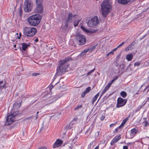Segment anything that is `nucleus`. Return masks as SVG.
Listing matches in <instances>:
<instances>
[{"label": "nucleus", "instance_id": "1", "mask_svg": "<svg viewBox=\"0 0 149 149\" xmlns=\"http://www.w3.org/2000/svg\"><path fill=\"white\" fill-rule=\"evenodd\" d=\"M101 6L102 15L104 17H106L112 7L111 2L109 0H105L102 2Z\"/></svg>", "mask_w": 149, "mask_h": 149}, {"label": "nucleus", "instance_id": "2", "mask_svg": "<svg viewBox=\"0 0 149 149\" xmlns=\"http://www.w3.org/2000/svg\"><path fill=\"white\" fill-rule=\"evenodd\" d=\"M70 60V58H67L61 61L60 62V65L57 68L56 74L58 75H61L63 74L67 70V68L69 66L67 62Z\"/></svg>", "mask_w": 149, "mask_h": 149}, {"label": "nucleus", "instance_id": "3", "mask_svg": "<svg viewBox=\"0 0 149 149\" xmlns=\"http://www.w3.org/2000/svg\"><path fill=\"white\" fill-rule=\"evenodd\" d=\"M41 17L39 14L31 15L28 18V22L31 26H36L40 22Z\"/></svg>", "mask_w": 149, "mask_h": 149}, {"label": "nucleus", "instance_id": "4", "mask_svg": "<svg viewBox=\"0 0 149 149\" xmlns=\"http://www.w3.org/2000/svg\"><path fill=\"white\" fill-rule=\"evenodd\" d=\"M36 32V29L33 27H26L23 29L24 34L27 37L33 36Z\"/></svg>", "mask_w": 149, "mask_h": 149}, {"label": "nucleus", "instance_id": "5", "mask_svg": "<svg viewBox=\"0 0 149 149\" xmlns=\"http://www.w3.org/2000/svg\"><path fill=\"white\" fill-rule=\"evenodd\" d=\"M100 20L97 16H95L88 20V26L90 27H96L99 24Z\"/></svg>", "mask_w": 149, "mask_h": 149}, {"label": "nucleus", "instance_id": "6", "mask_svg": "<svg viewBox=\"0 0 149 149\" xmlns=\"http://www.w3.org/2000/svg\"><path fill=\"white\" fill-rule=\"evenodd\" d=\"M53 87V86L52 84L51 85H49L47 88V89H48L50 91V92L48 94L43 97L44 99H46V101L47 102L45 105L49 104L52 103L54 101L53 99L54 98V97L53 96H51V93H50L51 90Z\"/></svg>", "mask_w": 149, "mask_h": 149}, {"label": "nucleus", "instance_id": "7", "mask_svg": "<svg viewBox=\"0 0 149 149\" xmlns=\"http://www.w3.org/2000/svg\"><path fill=\"white\" fill-rule=\"evenodd\" d=\"M32 4L28 0H26L24 2V10L25 12H30L32 8Z\"/></svg>", "mask_w": 149, "mask_h": 149}, {"label": "nucleus", "instance_id": "8", "mask_svg": "<svg viewBox=\"0 0 149 149\" xmlns=\"http://www.w3.org/2000/svg\"><path fill=\"white\" fill-rule=\"evenodd\" d=\"M16 116V114L14 113H12L9 115L6 119V121L5 123V125H8L13 122L15 120V116Z\"/></svg>", "mask_w": 149, "mask_h": 149}, {"label": "nucleus", "instance_id": "9", "mask_svg": "<svg viewBox=\"0 0 149 149\" xmlns=\"http://www.w3.org/2000/svg\"><path fill=\"white\" fill-rule=\"evenodd\" d=\"M76 37L77 41H78L79 45H82L85 44L86 42L85 36L81 34H78L77 35Z\"/></svg>", "mask_w": 149, "mask_h": 149}, {"label": "nucleus", "instance_id": "10", "mask_svg": "<svg viewBox=\"0 0 149 149\" xmlns=\"http://www.w3.org/2000/svg\"><path fill=\"white\" fill-rule=\"evenodd\" d=\"M127 102V99H123L121 97H119L117 100L116 107L119 108L124 106L126 104Z\"/></svg>", "mask_w": 149, "mask_h": 149}, {"label": "nucleus", "instance_id": "11", "mask_svg": "<svg viewBox=\"0 0 149 149\" xmlns=\"http://www.w3.org/2000/svg\"><path fill=\"white\" fill-rule=\"evenodd\" d=\"M63 143V141L58 139L56 140V142L54 144L53 148H55L59 147L61 146Z\"/></svg>", "mask_w": 149, "mask_h": 149}, {"label": "nucleus", "instance_id": "12", "mask_svg": "<svg viewBox=\"0 0 149 149\" xmlns=\"http://www.w3.org/2000/svg\"><path fill=\"white\" fill-rule=\"evenodd\" d=\"M42 3H36L37 6L36 10L38 13H41L43 11V8Z\"/></svg>", "mask_w": 149, "mask_h": 149}, {"label": "nucleus", "instance_id": "13", "mask_svg": "<svg viewBox=\"0 0 149 149\" xmlns=\"http://www.w3.org/2000/svg\"><path fill=\"white\" fill-rule=\"evenodd\" d=\"M125 68V65L124 64H122L119 65L118 69V73L122 74L125 70H124Z\"/></svg>", "mask_w": 149, "mask_h": 149}, {"label": "nucleus", "instance_id": "14", "mask_svg": "<svg viewBox=\"0 0 149 149\" xmlns=\"http://www.w3.org/2000/svg\"><path fill=\"white\" fill-rule=\"evenodd\" d=\"M120 138L121 136L120 135L119 136H116L111 141L110 143L111 145V146L113 145L115 143L120 139Z\"/></svg>", "mask_w": 149, "mask_h": 149}, {"label": "nucleus", "instance_id": "15", "mask_svg": "<svg viewBox=\"0 0 149 149\" xmlns=\"http://www.w3.org/2000/svg\"><path fill=\"white\" fill-rule=\"evenodd\" d=\"M135 43V41H134L131 44H130L128 47L125 49V51H128L129 50H131L133 49V47Z\"/></svg>", "mask_w": 149, "mask_h": 149}, {"label": "nucleus", "instance_id": "16", "mask_svg": "<svg viewBox=\"0 0 149 149\" xmlns=\"http://www.w3.org/2000/svg\"><path fill=\"white\" fill-rule=\"evenodd\" d=\"M22 46V49L24 51H26V49L28 48V47L30 46L29 44H26V43H23L21 44Z\"/></svg>", "mask_w": 149, "mask_h": 149}, {"label": "nucleus", "instance_id": "17", "mask_svg": "<svg viewBox=\"0 0 149 149\" xmlns=\"http://www.w3.org/2000/svg\"><path fill=\"white\" fill-rule=\"evenodd\" d=\"M138 130L136 128H133L130 130V134L131 136V138L134 137V135L138 132Z\"/></svg>", "mask_w": 149, "mask_h": 149}, {"label": "nucleus", "instance_id": "18", "mask_svg": "<svg viewBox=\"0 0 149 149\" xmlns=\"http://www.w3.org/2000/svg\"><path fill=\"white\" fill-rule=\"evenodd\" d=\"M111 85V84H107V85L105 86L104 89L101 92V97L109 89Z\"/></svg>", "mask_w": 149, "mask_h": 149}, {"label": "nucleus", "instance_id": "19", "mask_svg": "<svg viewBox=\"0 0 149 149\" xmlns=\"http://www.w3.org/2000/svg\"><path fill=\"white\" fill-rule=\"evenodd\" d=\"M77 16V15H73L71 13H70L68 15L67 20L70 22V20H71L73 18Z\"/></svg>", "mask_w": 149, "mask_h": 149}, {"label": "nucleus", "instance_id": "20", "mask_svg": "<svg viewBox=\"0 0 149 149\" xmlns=\"http://www.w3.org/2000/svg\"><path fill=\"white\" fill-rule=\"evenodd\" d=\"M21 105V104L20 102H15L13 105V108L15 109H18L20 107Z\"/></svg>", "mask_w": 149, "mask_h": 149}, {"label": "nucleus", "instance_id": "21", "mask_svg": "<svg viewBox=\"0 0 149 149\" xmlns=\"http://www.w3.org/2000/svg\"><path fill=\"white\" fill-rule=\"evenodd\" d=\"M119 3L123 4H126L130 1V0H118Z\"/></svg>", "mask_w": 149, "mask_h": 149}, {"label": "nucleus", "instance_id": "22", "mask_svg": "<svg viewBox=\"0 0 149 149\" xmlns=\"http://www.w3.org/2000/svg\"><path fill=\"white\" fill-rule=\"evenodd\" d=\"M73 123H70L69 124H67L65 127V129L66 130H70L72 127Z\"/></svg>", "mask_w": 149, "mask_h": 149}, {"label": "nucleus", "instance_id": "23", "mask_svg": "<svg viewBox=\"0 0 149 149\" xmlns=\"http://www.w3.org/2000/svg\"><path fill=\"white\" fill-rule=\"evenodd\" d=\"M132 55L131 54L127 55L126 57V59L128 61H131V60L132 59Z\"/></svg>", "mask_w": 149, "mask_h": 149}, {"label": "nucleus", "instance_id": "24", "mask_svg": "<svg viewBox=\"0 0 149 149\" xmlns=\"http://www.w3.org/2000/svg\"><path fill=\"white\" fill-rule=\"evenodd\" d=\"M81 20V19H79L75 20L74 22V25L75 27L78 26V25L79 22H80Z\"/></svg>", "mask_w": 149, "mask_h": 149}, {"label": "nucleus", "instance_id": "25", "mask_svg": "<svg viewBox=\"0 0 149 149\" xmlns=\"http://www.w3.org/2000/svg\"><path fill=\"white\" fill-rule=\"evenodd\" d=\"M129 116H129V117L126 118L125 119H124L123 120V121L121 124V125H124L125 124V123H126V121L128 120Z\"/></svg>", "mask_w": 149, "mask_h": 149}, {"label": "nucleus", "instance_id": "26", "mask_svg": "<svg viewBox=\"0 0 149 149\" xmlns=\"http://www.w3.org/2000/svg\"><path fill=\"white\" fill-rule=\"evenodd\" d=\"M120 95L122 97H125L127 96V93L125 91H123L120 93Z\"/></svg>", "mask_w": 149, "mask_h": 149}, {"label": "nucleus", "instance_id": "27", "mask_svg": "<svg viewBox=\"0 0 149 149\" xmlns=\"http://www.w3.org/2000/svg\"><path fill=\"white\" fill-rule=\"evenodd\" d=\"M99 93H97L94 97L93 100V103L94 102H95L97 99V97L99 96Z\"/></svg>", "mask_w": 149, "mask_h": 149}, {"label": "nucleus", "instance_id": "28", "mask_svg": "<svg viewBox=\"0 0 149 149\" xmlns=\"http://www.w3.org/2000/svg\"><path fill=\"white\" fill-rule=\"evenodd\" d=\"M81 29L83 30L86 33H89V30L86 29L83 26H81Z\"/></svg>", "mask_w": 149, "mask_h": 149}, {"label": "nucleus", "instance_id": "29", "mask_svg": "<svg viewBox=\"0 0 149 149\" xmlns=\"http://www.w3.org/2000/svg\"><path fill=\"white\" fill-rule=\"evenodd\" d=\"M97 44L94 45L90 47V48H89V51L90 52L92 51L97 46Z\"/></svg>", "mask_w": 149, "mask_h": 149}, {"label": "nucleus", "instance_id": "30", "mask_svg": "<svg viewBox=\"0 0 149 149\" xmlns=\"http://www.w3.org/2000/svg\"><path fill=\"white\" fill-rule=\"evenodd\" d=\"M118 76H115L114 78L113 79H112L110 82H109L108 84H112V83H113L114 81L116 80V79H118Z\"/></svg>", "mask_w": 149, "mask_h": 149}, {"label": "nucleus", "instance_id": "31", "mask_svg": "<svg viewBox=\"0 0 149 149\" xmlns=\"http://www.w3.org/2000/svg\"><path fill=\"white\" fill-rule=\"evenodd\" d=\"M82 107V105H79L77 106L75 108V110H77L79 109V108H81Z\"/></svg>", "mask_w": 149, "mask_h": 149}, {"label": "nucleus", "instance_id": "32", "mask_svg": "<svg viewBox=\"0 0 149 149\" xmlns=\"http://www.w3.org/2000/svg\"><path fill=\"white\" fill-rule=\"evenodd\" d=\"M87 93L85 91H84L82 93L81 95V97H84L86 94Z\"/></svg>", "mask_w": 149, "mask_h": 149}, {"label": "nucleus", "instance_id": "33", "mask_svg": "<svg viewBox=\"0 0 149 149\" xmlns=\"http://www.w3.org/2000/svg\"><path fill=\"white\" fill-rule=\"evenodd\" d=\"M91 87H89L87 88L85 91L87 93H88L91 91Z\"/></svg>", "mask_w": 149, "mask_h": 149}, {"label": "nucleus", "instance_id": "34", "mask_svg": "<svg viewBox=\"0 0 149 149\" xmlns=\"http://www.w3.org/2000/svg\"><path fill=\"white\" fill-rule=\"evenodd\" d=\"M43 0H36V3H42Z\"/></svg>", "mask_w": 149, "mask_h": 149}, {"label": "nucleus", "instance_id": "35", "mask_svg": "<svg viewBox=\"0 0 149 149\" xmlns=\"http://www.w3.org/2000/svg\"><path fill=\"white\" fill-rule=\"evenodd\" d=\"M70 22V21H68L67 20H66L65 24V26L66 27V28H67L68 27V24Z\"/></svg>", "mask_w": 149, "mask_h": 149}, {"label": "nucleus", "instance_id": "36", "mask_svg": "<svg viewBox=\"0 0 149 149\" xmlns=\"http://www.w3.org/2000/svg\"><path fill=\"white\" fill-rule=\"evenodd\" d=\"M95 70V68H94V69H93V70H91L89 72H88L87 73V75H89L91 74V73L93 72Z\"/></svg>", "mask_w": 149, "mask_h": 149}, {"label": "nucleus", "instance_id": "37", "mask_svg": "<svg viewBox=\"0 0 149 149\" xmlns=\"http://www.w3.org/2000/svg\"><path fill=\"white\" fill-rule=\"evenodd\" d=\"M140 65V62H136L135 63H134V66H139Z\"/></svg>", "mask_w": 149, "mask_h": 149}, {"label": "nucleus", "instance_id": "38", "mask_svg": "<svg viewBox=\"0 0 149 149\" xmlns=\"http://www.w3.org/2000/svg\"><path fill=\"white\" fill-rule=\"evenodd\" d=\"M5 84H0V90L3 89V88H5Z\"/></svg>", "mask_w": 149, "mask_h": 149}, {"label": "nucleus", "instance_id": "39", "mask_svg": "<svg viewBox=\"0 0 149 149\" xmlns=\"http://www.w3.org/2000/svg\"><path fill=\"white\" fill-rule=\"evenodd\" d=\"M6 81L4 80H0V84L3 83L4 84H6Z\"/></svg>", "mask_w": 149, "mask_h": 149}, {"label": "nucleus", "instance_id": "40", "mask_svg": "<svg viewBox=\"0 0 149 149\" xmlns=\"http://www.w3.org/2000/svg\"><path fill=\"white\" fill-rule=\"evenodd\" d=\"M125 42H123L121 43L119 45H118L117 47L118 48H119L120 47H121L125 43Z\"/></svg>", "mask_w": 149, "mask_h": 149}, {"label": "nucleus", "instance_id": "41", "mask_svg": "<svg viewBox=\"0 0 149 149\" xmlns=\"http://www.w3.org/2000/svg\"><path fill=\"white\" fill-rule=\"evenodd\" d=\"M39 74L40 73H34L32 74V75L33 76H36L37 75H39Z\"/></svg>", "mask_w": 149, "mask_h": 149}, {"label": "nucleus", "instance_id": "42", "mask_svg": "<svg viewBox=\"0 0 149 149\" xmlns=\"http://www.w3.org/2000/svg\"><path fill=\"white\" fill-rule=\"evenodd\" d=\"M89 50V49L88 48L85 50H84L83 51V52L84 53L86 54Z\"/></svg>", "mask_w": 149, "mask_h": 149}, {"label": "nucleus", "instance_id": "43", "mask_svg": "<svg viewBox=\"0 0 149 149\" xmlns=\"http://www.w3.org/2000/svg\"><path fill=\"white\" fill-rule=\"evenodd\" d=\"M105 118V116H102L100 118L101 120H103Z\"/></svg>", "mask_w": 149, "mask_h": 149}, {"label": "nucleus", "instance_id": "44", "mask_svg": "<svg viewBox=\"0 0 149 149\" xmlns=\"http://www.w3.org/2000/svg\"><path fill=\"white\" fill-rule=\"evenodd\" d=\"M86 54L85 53H84L83 52V51L81 53L80 55L81 56H84Z\"/></svg>", "mask_w": 149, "mask_h": 149}, {"label": "nucleus", "instance_id": "45", "mask_svg": "<svg viewBox=\"0 0 149 149\" xmlns=\"http://www.w3.org/2000/svg\"><path fill=\"white\" fill-rule=\"evenodd\" d=\"M144 123H145V127L148 124V122L147 121H145Z\"/></svg>", "mask_w": 149, "mask_h": 149}, {"label": "nucleus", "instance_id": "46", "mask_svg": "<svg viewBox=\"0 0 149 149\" xmlns=\"http://www.w3.org/2000/svg\"><path fill=\"white\" fill-rule=\"evenodd\" d=\"M21 33H20L19 34V36H17V37L19 39H20L21 37Z\"/></svg>", "mask_w": 149, "mask_h": 149}, {"label": "nucleus", "instance_id": "47", "mask_svg": "<svg viewBox=\"0 0 149 149\" xmlns=\"http://www.w3.org/2000/svg\"><path fill=\"white\" fill-rule=\"evenodd\" d=\"M128 147L127 146H123V149H128Z\"/></svg>", "mask_w": 149, "mask_h": 149}, {"label": "nucleus", "instance_id": "48", "mask_svg": "<svg viewBox=\"0 0 149 149\" xmlns=\"http://www.w3.org/2000/svg\"><path fill=\"white\" fill-rule=\"evenodd\" d=\"M19 13L20 15L21 16L22 13V10L21 9H20V10Z\"/></svg>", "mask_w": 149, "mask_h": 149}, {"label": "nucleus", "instance_id": "49", "mask_svg": "<svg viewBox=\"0 0 149 149\" xmlns=\"http://www.w3.org/2000/svg\"><path fill=\"white\" fill-rule=\"evenodd\" d=\"M113 54V52L112 51L110 52L109 53L107 54V55H109L110 54Z\"/></svg>", "mask_w": 149, "mask_h": 149}, {"label": "nucleus", "instance_id": "50", "mask_svg": "<svg viewBox=\"0 0 149 149\" xmlns=\"http://www.w3.org/2000/svg\"><path fill=\"white\" fill-rule=\"evenodd\" d=\"M118 48V47H116V48H115L113 50V51L114 52V51H116L117 49Z\"/></svg>", "mask_w": 149, "mask_h": 149}, {"label": "nucleus", "instance_id": "51", "mask_svg": "<svg viewBox=\"0 0 149 149\" xmlns=\"http://www.w3.org/2000/svg\"><path fill=\"white\" fill-rule=\"evenodd\" d=\"M77 120V118H74V119H73V120L74 121H76Z\"/></svg>", "mask_w": 149, "mask_h": 149}, {"label": "nucleus", "instance_id": "52", "mask_svg": "<svg viewBox=\"0 0 149 149\" xmlns=\"http://www.w3.org/2000/svg\"><path fill=\"white\" fill-rule=\"evenodd\" d=\"M38 41V39L37 38L35 40V41L36 42H37Z\"/></svg>", "mask_w": 149, "mask_h": 149}, {"label": "nucleus", "instance_id": "53", "mask_svg": "<svg viewBox=\"0 0 149 149\" xmlns=\"http://www.w3.org/2000/svg\"><path fill=\"white\" fill-rule=\"evenodd\" d=\"M123 126H124V125H120V126L118 127V128H121L122 127H123Z\"/></svg>", "mask_w": 149, "mask_h": 149}, {"label": "nucleus", "instance_id": "54", "mask_svg": "<svg viewBox=\"0 0 149 149\" xmlns=\"http://www.w3.org/2000/svg\"><path fill=\"white\" fill-rule=\"evenodd\" d=\"M114 125L113 124H111L110 125V127H113V125Z\"/></svg>", "mask_w": 149, "mask_h": 149}, {"label": "nucleus", "instance_id": "55", "mask_svg": "<svg viewBox=\"0 0 149 149\" xmlns=\"http://www.w3.org/2000/svg\"><path fill=\"white\" fill-rule=\"evenodd\" d=\"M118 64L117 62L116 63V66H118Z\"/></svg>", "mask_w": 149, "mask_h": 149}, {"label": "nucleus", "instance_id": "56", "mask_svg": "<svg viewBox=\"0 0 149 149\" xmlns=\"http://www.w3.org/2000/svg\"><path fill=\"white\" fill-rule=\"evenodd\" d=\"M99 148V147L98 146H96L94 149H98Z\"/></svg>", "mask_w": 149, "mask_h": 149}, {"label": "nucleus", "instance_id": "57", "mask_svg": "<svg viewBox=\"0 0 149 149\" xmlns=\"http://www.w3.org/2000/svg\"><path fill=\"white\" fill-rule=\"evenodd\" d=\"M17 48H18V49L19 48L20 50H21V47L20 46H19L18 47H17Z\"/></svg>", "mask_w": 149, "mask_h": 149}, {"label": "nucleus", "instance_id": "58", "mask_svg": "<svg viewBox=\"0 0 149 149\" xmlns=\"http://www.w3.org/2000/svg\"><path fill=\"white\" fill-rule=\"evenodd\" d=\"M147 102H149V97H148V98L147 99Z\"/></svg>", "mask_w": 149, "mask_h": 149}, {"label": "nucleus", "instance_id": "59", "mask_svg": "<svg viewBox=\"0 0 149 149\" xmlns=\"http://www.w3.org/2000/svg\"><path fill=\"white\" fill-rule=\"evenodd\" d=\"M96 120H94L93 121V124H94L95 123V122Z\"/></svg>", "mask_w": 149, "mask_h": 149}, {"label": "nucleus", "instance_id": "60", "mask_svg": "<svg viewBox=\"0 0 149 149\" xmlns=\"http://www.w3.org/2000/svg\"><path fill=\"white\" fill-rule=\"evenodd\" d=\"M38 118V115H37L36 117V119H37Z\"/></svg>", "mask_w": 149, "mask_h": 149}, {"label": "nucleus", "instance_id": "61", "mask_svg": "<svg viewBox=\"0 0 149 149\" xmlns=\"http://www.w3.org/2000/svg\"><path fill=\"white\" fill-rule=\"evenodd\" d=\"M38 118V115H37L36 117V119H37Z\"/></svg>", "mask_w": 149, "mask_h": 149}, {"label": "nucleus", "instance_id": "62", "mask_svg": "<svg viewBox=\"0 0 149 149\" xmlns=\"http://www.w3.org/2000/svg\"><path fill=\"white\" fill-rule=\"evenodd\" d=\"M13 47H16V45H13Z\"/></svg>", "mask_w": 149, "mask_h": 149}, {"label": "nucleus", "instance_id": "63", "mask_svg": "<svg viewBox=\"0 0 149 149\" xmlns=\"http://www.w3.org/2000/svg\"><path fill=\"white\" fill-rule=\"evenodd\" d=\"M118 128H116V132H117V131H118Z\"/></svg>", "mask_w": 149, "mask_h": 149}, {"label": "nucleus", "instance_id": "64", "mask_svg": "<svg viewBox=\"0 0 149 149\" xmlns=\"http://www.w3.org/2000/svg\"><path fill=\"white\" fill-rule=\"evenodd\" d=\"M97 133H98V135H99V133H100L99 132V131L97 132Z\"/></svg>", "mask_w": 149, "mask_h": 149}]
</instances>
